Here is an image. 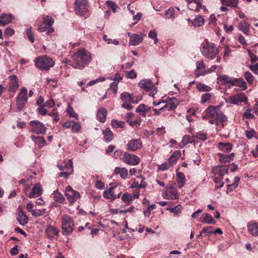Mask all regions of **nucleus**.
<instances>
[{
  "label": "nucleus",
  "mask_w": 258,
  "mask_h": 258,
  "mask_svg": "<svg viewBox=\"0 0 258 258\" xmlns=\"http://www.w3.org/2000/svg\"><path fill=\"white\" fill-rule=\"evenodd\" d=\"M74 221L69 215H64L61 219L62 233L64 235H68L74 230Z\"/></svg>",
  "instance_id": "39448f33"
},
{
  "label": "nucleus",
  "mask_w": 258,
  "mask_h": 258,
  "mask_svg": "<svg viewBox=\"0 0 258 258\" xmlns=\"http://www.w3.org/2000/svg\"><path fill=\"white\" fill-rule=\"evenodd\" d=\"M81 129V126L79 123L77 122H73L72 124V130L73 132H78Z\"/></svg>",
  "instance_id": "69168bd1"
},
{
  "label": "nucleus",
  "mask_w": 258,
  "mask_h": 258,
  "mask_svg": "<svg viewBox=\"0 0 258 258\" xmlns=\"http://www.w3.org/2000/svg\"><path fill=\"white\" fill-rule=\"evenodd\" d=\"M65 196L71 204L74 203L80 197L79 192L74 190L71 186H68L66 188Z\"/></svg>",
  "instance_id": "f8f14e48"
},
{
  "label": "nucleus",
  "mask_w": 258,
  "mask_h": 258,
  "mask_svg": "<svg viewBox=\"0 0 258 258\" xmlns=\"http://www.w3.org/2000/svg\"><path fill=\"white\" fill-rule=\"evenodd\" d=\"M249 24L245 21H241L238 25L239 29L246 35H249Z\"/></svg>",
  "instance_id": "c756f323"
},
{
  "label": "nucleus",
  "mask_w": 258,
  "mask_h": 258,
  "mask_svg": "<svg viewBox=\"0 0 258 258\" xmlns=\"http://www.w3.org/2000/svg\"><path fill=\"white\" fill-rule=\"evenodd\" d=\"M31 139L34 141V142L40 148L44 146L45 145L46 141L44 138L42 137H35L34 135H32Z\"/></svg>",
  "instance_id": "c9c22d12"
},
{
  "label": "nucleus",
  "mask_w": 258,
  "mask_h": 258,
  "mask_svg": "<svg viewBox=\"0 0 258 258\" xmlns=\"http://www.w3.org/2000/svg\"><path fill=\"white\" fill-rule=\"evenodd\" d=\"M104 139L107 142H110L113 139V134L109 128H106L103 131Z\"/></svg>",
  "instance_id": "4c0bfd02"
},
{
  "label": "nucleus",
  "mask_w": 258,
  "mask_h": 258,
  "mask_svg": "<svg viewBox=\"0 0 258 258\" xmlns=\"http://www.w3.org/2000/svg\"><path fill=\"white\" fill-rule=\"evenodd\" d=\"M223 178L219 176L214 177V180L216 183L215 187L216 188H221L223 186L224 182L222 181Z\"/></svg>",
  "instance_id": "49530a36"
},
{
  "label": "nucleus",
  "mask_w": 258,
  "mask_h": 258,
  "mask_svg": "<svg viewBox=\"0 0 258 258\" xmlns=\"http://www.w3.org/2000/svg\"><path fill=\"white\" fill-rule=\"evenodd\" d=\"M58 230L56 227L48 225L45 229L46 235L51 240L53 239V235H57L58 234Z\"/></svg>",
  "instance_id": "f3484780"
},
{
  "label": "nucleus",
  "mask_w": 258,
  "mask_h": 258,
  "mask_svg": "<svg viewBox=\"0 0 258 258\" xmlns=\"http://www.w3.org/2000/svg\"><path fill=\"white\" fill-rule=\"evenodd\" d=\"M12 15L3 13L0 15V24L3 26H6L12 22Z\"/></svg>",
  "instance_id": "4be33fe9"
},
{
  "label": "nucleus",
  "mask_w": 258,
  "mask_h": 258,
  "mask_svg": "<svg viewBox=\"0 0 258 258\" xmlns=\"http://www.w3.org/2000/svg\"><path fill=\"white\" fill-rule=\"evenodd\" d=\"M42 193V188L40 184L36 183L32 188L29 198H34L39 197Z\"/></svg>",
  "instance_id": "dca6fc26"
},
{
  "label": "nucleus",
  "mask_w": 258,
  "mask_h": 258,
  "mask_svg": "<svg viewBox=\"0 0 258 258\" xmlns=\"http://www.w3.org/2000/svg\"><path fill=\"white\" fill-rule=\"evenodd\" d=\"M247 51L252 63H254L258 61V57L255 54H253L250 49H247Z\"/></svg>",
  "instance_id": "bf43d9fd"
},
{
  "label": "nucleus",
  "mask_w": 258,
  "mask_h": 258,
  "mask_svg": "<svg viewBox=\"0 0 258 258\" xmlns=\"http://www.w3.org/2000/svg\"><path fill=\"white\" fill-rule=\"evenodd\" d=\"M142 36L138 34H133L131 36L129 44L130 45H138L143 41Z\"/></svg>",
  "instance_id": "aec40b11"
},
{
  "label": "nucleus",
  "mask_w": 258,
  "mask_h": 258,
  "mask_svg": "<svg viewBox=\"0 0 258 258\" xmlns=\"http://www.w3.org/2000/svg\"><path fill=\"white\" fill-rule=\"evenodd\" d=\"M201 50L202 54L206 57L210 59H214L219 53L216 45L206 40L201 45Z\"/></svg>",
  "instance_id": "f03ea898"
},
{
  "label": "nucleus",
  "mask_w": 258,
  "mask_h": 258,
  "mask_svg": "<svg viewBox=\"0 0 258 258\" xmlns=\"http://www.w3.org/2000/svg\"><path fill=\"white\" fill-rule=\"evenodd\" d=\"M26 35L29 39V40L31 42L33 43L34 42L35 38L34 37L33 33L32 32L31 27L29 28L26 30Z\"/></svg>",
  "instance_id": "864d4df0"
},
{
  "label": "nucleus",
  "mask_w": 258,
  "mask_h": 258,
  "mask_svg": "<svg viewBox=\"0 0 258 258\" xmlns=\"http://www.w3.org/2000/svg\"><path fill=\"white\" fill-rule=\"evenodd\" d=\"M138 85L146 92H150L149 95L151 97H154L157 93L156 89H154V85L150 80H142L139 82Z\"/></svg>",
  "instance_id": "6e6552de"
},
{
  "label": "nucleus",
  "mask_w": 258,
  "mask_h": 258,
  "mask_svg": "<svg viewBox=\"0 0 258 258\" xmlns=\"http://www.w3.org/2000/svg\"><path fill=\"white\" fill-rule=\"evenodd\" d=\"M200 222L208 224H215L216 223V221L213 218L210 214L206 213L202 214L200 218Z\"/></svg>",
  "instance_id": "c85d7f7f"
},
{
  "label": "nucleus",
  "mask_w": 258,
  "mask_h": 258,
  "mask_svg": "<svg viewBox=\"0 0 258 258\" xmlns=\"http://www.w3.org/2000/svg\"><path fill=\"white\" fill-rule=\"evenodd\" d=\"M106 5L108 8L111 9L114 13L116 12L117 7L114 2H113L112 1H108L106 2Z\"/></svg>",
  "instance_id": "680f3d73"
},
{
  "label": "nucleus",
  "mask_w": 258,
  "mask_h": 258,
  "mask_svg": "<svg viewBox=\"0 0 258 258\" xmlns=\"http://www.w3.org/2000/svg\"><path fill=\"white\" fill-rule=\"evenodd\" d=\"M43 23L48 27L52 26L54 23V20L51 17L47 16L44 18Z\"/></svg>",
  "instance_id": "8fccbe9b"
},
{
  "label": "nucleus",
  "mask_w": 258,
  "mask_h": 258,
  "mask_svg": "<svg viewBox=\"0 0 258 258\" xmlns=\"http://www.w3.org/2000/svg\"><path fill=\"white\" fill-rule=\"evenodd\" d=\"M233 78H231L226 75H221L218 77V80L222 83V85H232Z\"/></svg>",
  "instance_id": "f704fd0d"
},
{
  "label": "nucleus",
  "mask_w": 258,
  "mask_h": 258,
  "mask_svg": "<svg viewBox=\"0 0 258 258\" xmlns=\"http://www.w3.org/2000/svg\"><path fill=\"white\" fill-rule=\"evenodd\" d=\"M247 99L243 93H238L229 97V102L231 104H237L238 103L244 102L246 103Z\"/></svg>",
  "instance_id": "ddd939ff"
},
{
  "label": "nucleus",
  "mask_w": 258,
  "mask_h": 258,
  "mask_svg": "<svg viewBox=\"0 0 258 258\" xmlns=\"http://www.w3.org/2000/svg\"><path fill=\"white\" fill-rule=\"evenodd\" d=\"M35 66L40 70L48 71L54 65V61L46 55L40 56L35 59Z\"/></svg>",
  "instance_id": "20e7f679"
},
{
  "label": "nucleus",
  "mask_w": 258,
  "mask_h": 258,
  "mask_svg": "<svg viewBox=\"0 0 258 258\" xmlns=\"http://www.w3.org/2000/svg\"><path fill=\"white\" fill-rule=\"evenodd\" d=\"M207 74V70L203 60H199L196 62V70L195 72V76L199 77L204 76Z\"/></svg>",
  "instance_id": "4468645a"
},
{
  "label": "nucleus",
  "mask_w": 258,
  "mask_h": 258,
  "mask_svg": "<svg viewBox=\"0 0 258 258\" xmlns=\"http://www.w3.org/2000/svg\"><path fill=\"white\" fill-rule=\"evenodd\" d=\"M150 110V107L144 104H141L137 107L136 111L137 113H140L141 115L145 117Z\"/></svg>",
  "instance_id": "a878e982"
},
{
  "label": "nucleus",
  "mask_w": 258,
  "mask_h": 258,
  "mask_svg": "<svg viewBox=\"0 0 258 258\" xmlns=\"http://www.w3.org/2000/svg\"><path fill=\"white\" fill-rule=\"evenodd\" d=\"M156 208V206L154 204L151 205L148 207L147 209L144 212L145 216L149 217L151 215V211Z\"/></svg>",
  "instance_id": "e2e57ef3"
},
{
  "label": "nucleus",
  "mask_w": 258,
  "mask_h": 258,
  "mask_svg": "<svg viewBox=\"0 0 258 258\" xmlns=\"http://www.w3.org/2000/svg\"><path fill=\"white\" fill-rule=\"evenodd\" d=\"M168 103L170 105L171 109L174 110L177 108L179 104L177 99L175 97L168 98V101H167Z\"/></svg>",
  "instance_id": "c03bdc74"
},
{
  "label": "nucleus",
  "mask_w": 258,
  "mask_h": 258,
  "mask_svg": "<svg viewBox=\"0 0 258 258\" xmlns=\"http://www.w3.org/2000/svg\"><path fill=\"white\" fill-rule=\"evenodd\" d=\"M218 148L220 150L225 153L230 152L233 148V144L230 143H219Z\"/></svg>",
  "instance_id": "cd10ccee"
},
{
  "label": "nucleus",
  "mask_w": 258,
  "mask_h": 258,
  "mask_svg": "<svg viewBox=\"0 0 258 258\" xmlns=\"http://www.w3.org/2000/svg\"><path fill=\"white\" fill-rule=\"evenodd\" d=\"M67 169L63 172H61L59 173V176L64 177L67 179L69 175L73 172V162H71L68 165H66Z\"/></svg>",
  "instance_id": "7c9ffc66"
},
{
  "label": "nucleus",
  "mask_w": 258,
  "mask_h": 258,
  "mask_svg": "<svg viewBox=\"0 0 258 258\" xmlns=\"http://www.w3.org/2000/svg\"><path fill=\"white\" fill-rule=\"evenodd\" d=\"M174 12L175 10L174 8L170 7L166 11L165 16L168 19H173L174 18Z\"/></svg>",
  "instance_id": "5fc2aeb1"
},
{
  "label": "nucleus",
  "mask_w": 258,
  "mask_h": 258,
  "mask_svg": "<svg viewBox=\"0 0 258 258\" xmlns=\"http://www.w3.org/2000/svg\"><path fill=\"white\" fill-rule=\"evenodd\" d=\"M244 76L248 84H251L253 83L254 78L250 72H246L244 74Z\"/></svg>",
  "instance_id": "603ef678"
},
{
  "label": "nucleus",
  "mask_w": 258,
  "mask_h": 258,
  "mask_svg": "<svg viewBox=\"0 0 258 258\" xmlns=\"http://www.w3.org/2000/svg\"><path fill=\"white\" fill-rule=\"evenodd\" d=\"M197 88L200 92H209L212 90L211 87L202 83H199L197 85Z\"/></svg>",
  "instance_id": "a18cd8bd"
},
{
  "label": "nucleus",
  "mask_w": 258,
  "mask_h": 258,
  "mask_svg": "<svg viewBox=\"0 0 258 258\" xmlns=\"http://www.w3.org/2000/svg\"><path fill=\"white\" fill-rule=\"evenodd\" d=\"M30 130L37 134H45L47 128L43 123L38 120H32L29 122Z\"/></svg>",
  "instance_id": "0eeeda50"
},
{
  "label": "nucleus",
  "mask_w": 258,
  "mask_h": 258,
  "mask_svg": "<svg viewBox=\"0 0 258 258\" xmlns=\"http://www.w3.org/2000/svg\"><path fill=\"white\" fill-rule=\"evenodd\" d=\"M165 199L175 200L178 197L177 189L171 184H167L162 191Z\"/></svg>",
  "instance_id": "423d86ee"
},
{
  "label": "nucleus",
  "mask_w": 258,
  "mask_h": 258,
  "mask_svg": "<svg viewBox=\"0 0 258 258\" xmlns=\"http://www.w3.org/2000/svg\"><path fill=\"white\" fill-rule=\"evenodd\" d=\"M143 146V142L140 139H133L128 141L126 145V150L134 152L140 150Z\"/></svg>",
  "instance_id": "9b49d317"
},
{
  "label": "nucleus",
  "mask_w": 258,
  "mask_h": 258,
  "mask_svg": "<svg viewBox=\"0 0 258 258\" xmlns=\"http://www.w3.org/2000/svg\"><path fill=\"white\" fill-rule=\"evenodd\" d=\"M213 227L212 226L205 227L202 229L201 233L203 234L205 233V236H209L210 235L213 233V231L212 230V229H213Z\"/></svg>",
  "instance_id": "3c124183"
},
{
  "label": "nucleus",
  "mask_w": 258,
  "mask_h": 258,
  "mask_svg": "<svg viewBox=\"0 0 258 258\" xmlns=\"http://www.w3.org/2000/svg\"><path fill=\"white\" fill-rule=\"evenodd\" d=\"M10 80L9 91L15 92L19 88L18 79L16 75H11L9 77Z\"/></svg>",
  "instance_id": "2eb2a0df"
},
{
  "label": "nucleus",
  "mask_w": 258,
  "mask_h": 258,
  "mask_svg": "<svg viewBox=\"0 0 258 258\" xmlns=\"http://www.w3.org/2000/svg\"><path fill=\"white\" fill-rule=\"evenodd\" d=\"M249 69L255 74L258 75V63L249 66Z\"/></svg>",
  "instance_id": "774afa93"
},
{
  "label": "nucleus",
  "mask_w": 258,
  "mask_h": 258,
  "mask_svg": "<svg viewBox=\"0 0 258 258\" xmlns=\"http://www.w3.org/2000/svg\"><path fill=\"white\" fill-rule=\"evenodd\" d=\"M232 86H235L245 90L247 88L246 83L242 79H235L233 78Z\"/></svg>",
  "instance_id": "72a5a7b5"
},
{
  "label": "nucleus",
  "mask_w": 258,
  "mask_h": 258,
  "mask_svg": "<svg viewBox=\"0 0 258 258\" xmlns=\"http://www.w3.org/2000/svg\"><path fill=\"white\" fill-rule=\"evenodd\" d=\"M228 168L227 166L219 165L213 169V172L215 175H218L219 177L223 178L225 174H227Z\"/></svg>",
  "instance_id": "a211bd4d"
},
{
  "label": "nucleus",
  "mask_w": 258,
  "mask_h": 258,
  "mask_svg": "<svg viewBox=\"0 0 258 258\" xmlns=\"http://www.w3.org/2000/svg\"><path fill=\"white\" fill-rule=\"evenodd\" d=\"M27 89L24 87L22 88L17 98L21 100V101H22L23 103L26 102L27 101Z\"/></svg>",
  "instance_id": "79ce46f5"
},
{
  "label": "nucleus",
  "mask_w": 258,
  "mask_h": 258,
  "mask_svg": "<svg viewBox=\"0 0 258 258\" xmlns=\"http://www.w3.org/2000/svg\"><path fill=\"white\" fill-rule=\"evenodd\" d=\"M211 95L210 93H206L202 95L201 97V102L204 104L208 101H210Z\"/></svg>",
  "instance_id": "4d7b16f0"
},
{
  "label": "nucleus",
  "mask_w": 258,
  "mask_h": 258,
  "mask_svg": "<svg viewBox=\"0 0 258 258\" xmlns=\"http://www.w3.org/2000/svg\"><path fill=\"white\" fill-rule=\"evenodd\" d=\"M181 206L180 205H178L174 207H168L166 209L167 210L169 211L171 213L175 214H177L181 211Z\"/></svg>",
  "instance_id": "09e8293b"
},
{
  "label": "nucleus",
  "mask_w": 258,
  "mask_h": 258,
  "mask_svg": "<svg viewBox=\"0 0 258 258\" xmlns=\"http://www.w3.org/2000/svg\"><path fill=\"white\" fill-rule=\"evenodd\" d=\"M217 155L219 157V160L221 163L230 162L233 160L234 157V154L233 153L229 155L223 153H218Z\"/></svg>",
  "instance_id": "6ab92c4d"
},
{
  "label": "nucleus",
  "mask_w": 258,
  "mask_h": 258,
  "mask_svg": "<svg viewBox=\"0 0 258 258\" xmlns=\"http://www.w3.org/2000/svg\"><path fill=\"white\" fill-rule=\"evenodd\" d=\"M87 3V0H76V13L80 16H86L88 11Z\"/></svg>",
  "instance_id": "9d476101"
},
{
  "label": "nucleus",
  "mask_w": 258,
  "mask_h": 258,
  "mask_svg": "<svg viewBox=\"0 0 258 258\" xmlns=\"http://www.w3.org/2000/svg\"><path fill=\"white\" fill-rule=\"evenodd\" d=\"M125 76L127 78L134 79L137 78V74L134 70H132L130 71L125 72Z\"/></svg>",
  "instance_id": "6e6d98bb"
},
{
  "label": "nucleus",
  "mask_w": 258,
  "mask_h": 258,
  "mask_svg": "<svg viewBox=\"0 0 258 258\" xmlns=\"http://www.w3.org/2000/svg\"><path fill=\"white\" fill-rule=\"evenodd\" d=\"M121 200L124 203H126L127 204H130V203L133 201V198L129 193L125 192L122 196Z\"/></svg>",
  "instance_id": "de8ad7c7"
},
{
  "label": "nucleus",
  "mask_w": 258,
  "mask_h": 258,
  "mask_svg": "<svg viewBox=\"0 0 258 258\" xmlns=\"http://www.w3.org/2000/svg\"><path fill=\"white\" fill-rule=\"evenodd\" d=\"M205 23V20L203 17L200 15H198L191 21V24L195 27H200L203 26Z\"/></svg>",
  "instance_id": "e433bc0d"
},
{
  "label": "nucleus",
  "mask_w": 258,
  "mask_h": 258,
  "mask_svg": "<svg viewBox=\"0 0 258 258\" xmlns=\"http://www.w3.org/2000/svg\"><path fill=\"white\" fill-rule=\"evenodd\" d=\"M113 173L114 174H119L121 178L125 179L127 178L128 175L127 169L124 167L120 168L116 167L115 168Z\"/></svg>",
  "instance_id": "5701e85b"
},
{
  "label": "nucleus",
  "mask_w": 258,
  "mask_h": 258,
  "mask_svg": "<svg viewBox=\"0 0 258 258\" xmlns=\"http://www.w3.org/2000/svg\"><path fill=\"white\" fill-rule=\"evenodd\" d=\"M111 124L112 126L115 127H122L123 126L124 123L122 121H119L117 120L113 119L111 121Z\"/></svg>",
  "instance_id": "0e129e2a"
},
{
  "label": "nucleus",
  "mask_w": 258,
  "mask_h": 258,
  "mask_svg": "<svg viewBox=\"0 0 258 258\" xmlns=\"http://www.w3.org/2000/svg\"><path fill=\"white\" fill-rule=\"evenodd\" d=\"M176 181L179 188H182L185 184L186 180L183 173L178 172L176 174Z\"/></svg>",
  "instance_id": "393cba45"
},
{
  "label": "nucleus",
  "mask_w": 258,
  "mask_h": 258,
  "mask_svg": "<svg viewBox=\"0 0 258 258\" xmlns=\"http://www.w3.org/2000/svg\"><path fill=\"white\" fill-rule=\"evenodd\" d=\"M206 117L208 118H215L222 121L226 120V116L223 114L219 106H209L205 111Z\"/></svg>",
  "instance_id": "7ed1b4c3"
},
{
  "label": "nucleus",
  "mask_w": 258,
  "mask_h": 258,
  "mask_svg": "<svg viewBox=\"0 0 258 258\" xmlns=\"http://www.w3.org/2000/svg\"><path fill=\"white\" fill-rule=\"evenodd\" d=\"M255 134V132L253 130H251L250 131L246 130L245 131V136L249 139L252 138Z\"/></svg>",
  "instance_id": "338daca9"
},
{
  "label": "nucleus",
  "mask_w": 258,
  "mask_h": 258,
  "mask_svg": "<svg viewBox=\"0 0 258 258\" xmlns=\"http://www.w3.org/2000/svg\"><path fill=\"white\" fill-rule=\"evenodd\" d=\"M239 0H221L223 5L235 8L237 7Z\"/></svg>",
  "instance_id": "37998d69"
},
{
  "label": "nucleus",
  "mask_w": 258,
  "mask_h": 258,
  "mask_svg": "<svg viewBox=\"0 0 258 258\" xmlns=\"http://www.w3.org/2000/svg\"><path fill=\"white\" fill-rule=\"evenodd\" d=\"M120 99L123 102H134V96L128 92H124L120 94Z\"/></svg>",
  "instance_id": "58836bf2"
},
{
  "label": "nucleus",
  "mask_w": 258,
  "mask_h": 258,
  "mask_svg": "<svg viewBox=\"0 0 258 258\" xmlns=\"http://www.w3.org/2000/svg\"><path fill=\"white\" fill-rule=\"evenodd\" d=\"M37 111L42 115H45L47 113V110L44 104L39 106V107L37 109Z\"/></svg>",
  "instance_id": "052dcab7"
},
{
  "label": "nucleus",
  "mask_w": 258,
  "mask_h": 258,
  "mask_svg": "<svg viewBox=\"0 0 258 258\" xmlns=\"http://www.w3.org/2000/svg\"><path fill=\"white\" fill-rule=\"evenodd\" d=\"M115 187H109V189L103 192V197L106 199H110L114 201L116 199V195H114L113 190Z\"/></svg>",
  "instance_id": "2f4dec72"
},
{
  "label": "nucleus",
  "mask_w": 258,
  "mask_h": 258,
  "mask_svg": "<svg viewBox=\"0 0 258 258\" xmlns=\"http://www.w3.org/2000/svg\"><path fill=\"white\" fill-rule=\"evenodd\" d=\"M106 116L107 111L106 109L103 107L99 108L97 114L98 120L101 122H104L106 120Z\"/></svg>",
  "instance_id": "473e14b6"
},
{
  "label": "nucleus",
  "mask_w": 258,
  "mask_h": 258,
  "mask_svg": "<svg viewBox=\"0 0 258 258\" xmlns=\"http://www.w3.org/2000/svg\"><path fill=\"white\" fill-rule=\"evenodd\" d=\"M52 195L53 200L60 204L63 203L65 200L63 196L57 190L54 191Z\"/></svg>",
  "instance_id": "ea45409f"
},
{
  "label": "nucleus",
  "mask_w": 258,
  "mask_h": 258,
  "mask_svg": "<svg viewBox=\"0 0 258 258\" xmlns=\"http://www.w3.org/2000/svg\"><path fill=\"white\" fill-rule=\"evenodd\" d=\"M249 232L253 236H258V223L256 222L249 223L247 225Z\"/></svg>",
  "instance_id": "b1692460"
},
{
  "label": "nucleus",
  "mask_w": 258,
  "mask_h": 258,
  "mask_svg": "<svg viewBox=\"0 0 258 258\" xmlns=\"http://www.w3.org/2000/svg\"><path fill=\"white\" fill-rule=\"evenodd\" d=\"M74 62L71 63L75 69H82L91 60V54L84 49H79L72 55Z\"/></svg>",
  "instance_id": "f257e3e1"
},
{
  "label": "nucleus",
  "mask_w": 258,
  "mask_h": 258,
  "mask_svg": "<svg viewBox=\"0 0 258 258\" xmlns=\"http://www.w3.org/2000/svg\"><path fill=\"white\" fill-rule=\"evenodd\" d=\"M195 135L190 136L188 135H185L183 137L182 140L181 142L180 143L179 145L181 146V147H184L187 144L195 143Z\"/></svg>",
  "instance_id": "bb28decb"
},
{
  "label": "nucleus",
  "mask_w": 258,
  "mask_h": 258,
  "mask_svg": "<svg viewBox=\"0 0 258 258\" xmlns=\"http://www.w3.org/2000/svg\"><path fill=\"white\" fill-rule=\"evenodd\" d=\"M122 161L129 165L135 166L140 162V158L137 155L125 152L122 158Z\"/></svg>",
  "instance_id": "1a4fd4ad"
},
{
  "label": "nucleus",
  "mask_w": 258,
  "mask_h": 258,
  "mask_svg": "<svg viewBox=\"0 0 258 258\" xmlns=\"http://www.w3.org/2000/svg\"><path fill=\"white\" fill-rule=\"evenodd\" d=\"M195 138L199 139L203 141H205L207 139V134L204 133L200 131L197 133L196 135L195 136Z\"/></svg>",
  "instance_id": "13d9d810"
},
{
  "label": "nucleus",
  "mask_w": 258,
  "mask_h": 258,
  "mask_svg": "<svg viewBox=\"0 0 258 258\" xmlns=\"http://www.w3.org/2000/svg\"><path fill=\"white\" fill-rule=\"evenodd\" d=\"M17 215V219L20 225H25L28 223V217L23 210H20Z\"/></svg>",
  "instance_id": "412c9836"
},
{
  "label": "nucleus",
  "mask_w": 258,
  "mask_h": 258,
  "mask_svg": "<svg viewBox=\"0 0 258 258\" xmlns=\"http://www.w3.org/2000/svg\"><path fill=\"white\" fill-rule=\"evenodd\" d=\"M181 156V153L180 151H175L172 154L170 157L168 159V162L171 164H173L176 162L177 160Z\"/></svg>",
  "instance_id": "a19ab883"
}]
</instances>
